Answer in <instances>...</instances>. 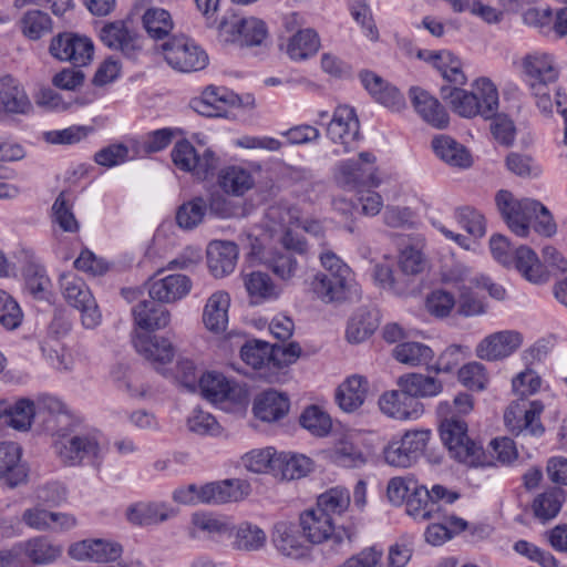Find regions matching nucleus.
Segmentation results:
<instances>
[{"label":"nucleus","mask_w":567,"mask_h":567,"mask_svg":"<svg viewBox=\"0 0 567 567\" xmlns=\"http://www.w3.org/2000/svg\"><path fill=\"white\" fill-rule=\"evenodd\" d=\"M406 513L416 520L425 522L436 519L437 507L431 502L429 489L424 485H416L406 499Z\"/></svg>","instance_id":"42"},{"label":"nucleus","mask_w":567,"mask_h":567,"mask_svg":"<svg viewBox=\"0 0 567 567\" xmlns=\"http://www.w3.org/2000/svg\"><path fill=\"white\" fill-rule=\"evenodd\" d=\"M35 415L34 404L28 399H20L11 404L8 424L19 431H28Z\"/></svg>","instance_id":"57"},{"label":"nucleus","mask_w":567,"mask_h":567,"mask_svg":"<svg viewBox=\"0 0 567 567\" xmlns=\"http://www.w3.org/2000/svg\"><path fill=\"white\" fill-rule=\"evenodd\" d=\"M432 147L434 153L451 166L467 168L472 165V156L468 151L447 135L434 137Z\"/></svg>","instance_id":"35"},{"label":"nucleus","mask_w":567,"mask_h":567,"mask_svg":"<svg viewBox=\"0 0 567 567\" xmlns=\"http://www.w3.org/2000/svg\"><path fill=\"white\" fill-rule=\"evenodd\" d=\"M523 342L522 334L513 330L494 332L485 337L476 347V355L486 361H497L509 357Z\"/></svg>","instance_id":"14"},{"label":"nucleus","mask_w":567,"mask_h":567,"mask_svg":"<svg viewBox=\"0 0 567 567\" xmlns=\"http://www.w3.org/2000/svg\"><path fill=\"white\" fill-rule=\"evenodd\" d=\"M56 434L62 439L54 443V449L61 462L65 465H76L85 457H96L99 455V444L93 437H65L62 432Z\"/></svg>","instance_id":"16"},{"label":"nucleus","mask_w":567,"mask_h":567,"mask_svg":"<svg viewBox=\"0 0 567 567\" xmlns=\"http://www.w3.org/2000/svg\"><path fill=\"white\" fill-rule=\"evenodd\" d=\"M525 72L532 79L530 82L554 83L558 72L553 59L546 53L528 54L523 62Z\"/></svg>","instance_id":"41"},{"label":"nucleus","mask_w":567,"mask_h":567,"mask_svg":"<svg viewBox=\"0 0 567 567\" xmlns=\"http://www.w3.org/2000/svg\"><path fill=\"white\" fill-rule=\"evenodd\" d=\"M301 355V348L297 342L274 344L269 347L268 367L282 369L295 363Z\"/></svg>","instance_id":"60"},{"label":"nucleus","mask_w":567,"mask_h":567,"mask_svg":"<svg viewBox=\"0 0 567 567\" xmlns=\"http://www.w3.org/2000/svg\"><path fill=\"white\" fill-rule=\"evenodd\" d=\"M350 493L343 487H333L320 494L316 507L327 515L334 517L342 515L350 506Z\"/></svg>","instance_id":"47"},{"label":"nucleus","mask_w":567,"mask_h":567,"mask_svg":"<svg viewBox=\"0 0 567 567\" xmlns=\"http://www.w3.org/2000/svg\"><path fill=\"white\" fill-rule=\"evenodd\" d=\"M188 430L199 435H217L220 433V425L215 416L202 410H194L187 420Z\"/></svg>","instance_id":"64"},{"label":"nucleus","mask_w":567,"mask_h":567,"mask_svg":"<svg viewBox=\"0 0 567 567\" xmlns=\"http://www.w3.org/2000/svg\"><path fill=\"white\" fill-rule=\"evenodd\" d=\"M336 178L343 187L353 189L360 187H378L381 184L378 168H363L360 163L354 161L342 162L338 166Z\"/></svg>","instance_id":"22"},{"label":"nucleus","mask_w":567,"mask_h":567,"mask_svg":"<svg viewBox=\"0 0 567 567\" xmlns=\"http://www.w3.org/2000/svg\"><path fill=\"white\" fill-rule=\"evenodd\" d=\"M230 297L226 291H216L207 300L203 311L205 327L215 333L226 330Z\"/></svg>","instance_id":"29"},{"label":"nucleus","mask_w":567,"mask_h":567,"mask_svg":"<svg viewBox=\"0 0 567 567\" xmlns=\"http://www.w3.org/2000/svg\"><path fill=\"white\" fill-rule=\"evenodd\" d=\"M543 411L544 404L540 401H514L504 413L505 425L522 443L527 442L529 436L539 437L545 432L540 422Z\"/></svg>","instance_id":"4"},{"label":"nucleus","mask_w":567,"mask_h":567,"mask_svg":"<svg viewBox=\"0 0 567 567\" xmlns=\"http://www.w3.org/2000/svg\"><path fill=\"white\" fill-rule=\"evenodd\" d=\"M299 524L303 537L315 545L328 540L340 544L344 538L350 540L352 537L348 530L337 527L333 517L321 512L316 506L300 514Z\"/></svg>","instance_id":"7"},{"label":"nucleus","mask_w":567,"mask_h":567,"mask_svg":"<svg viewBox=\"0 0 567 567\" xmlns=\"http://www.w3.org/2000/svg\"><path fill=\"white\" fill-rule=\"evenodd\" d=\"M165 61L181 72H196L208 64V55L198 44L186 37H174L163 43Z\"/></svg>","instance_id":"6"},{"label":"nucleus","mask_w":567,"mask_h":567,"mask_svg":"<svg viewBox=\"0 0 567 567\" xmlns=\"http://www.w3.org/2000/svg\"><path fill=\"white\" fill-rule=\"evenodd\" d=\"M289 410L288 398L276 391L259 394L254 403V413L261 421L274 422L281 419Z\"/></svg>","instance_id":"34"},{"label":"nucleus","mask_w":567,"mask_h":567,"mask_svg":"<svg viewBox=\"0 0 567 567\" xmlns=\"http://www.w3.org/2000/svg\"><path fill=\"white\" fill-rule=\"evenodd\" d=\"M157 299L140 301L132 310L135 324L146 331L164 329L171 321L169 311Z\"/></svg>","instance_id":"24"},{"label":"nucleus","mask_w":567,"mask_h":567,"mask_svg":"<svg viewBox=\"0 0 567 567\" xmlns=\"http://www.w3.org/2000/svg\"><path fill=\"white\" fill-rule=\"evenodd\" d=\"M21 456L22 450L17 443H0V480H4L10 488L24 484L28 480V470L21 463Z\"/></svg>","instance_id":"17"},{"label":"nucleus","mask_w":567,"mask_h":567,"mask_svg":"<svg viewBox=\"0 0 567 567\" xmlns=\"http://www.w3.org/2000/svg\"><path fill=\"white\" fill-rule=\"evenodd\" d=\"M368 394V381L364 377L354 374L347 378L336 391V401L344 412L358 410Z\"/></svg>","instance_id":"27"},{"label":"nucleus","mask_w":567,"mask_h":567,"mask_svg":"<svg viewBox=\"0 0 567 567\" xmlns=\"http://www.w3.org/2000/svg\"><path fill=\"white\" fill-rule=\"evenodd\" d=\"M50 53L61 61L72 63L74 66H85L92 61L94 48L89 38L64 32L52 39Z\"/></svg>","instance_id":"10"},{"label":"nucleus","mask_w":567,"mask_h":567,"mask_svg":"<svg viewBox=\"0 0 567 567\" xmlns=\"http://www.w3.org/2000/svg\"><path fill=\"white\" fill-rule=\"evenodd\" d=\"M21 28L24 35L31 40H38L50 31L51 19L43 11L29 10L21 20Z\"/></svg>","instance_id":"55"},{"label":"nucleus","mask_w":567,"mask_h":567,"mask_svg":"<svg viewBox=\"0 0 567 567\" xmlns=\"http://www.w3.org/2000/svg\"><path fill=\"white\" fill-rule=\"evenodd\" d=\"M396 385L414 400L419 398H433L443 391V383L441 380L414 372L399 377Z\"/></svg>","instance_id":"30"},{"label":"nucleus","mask_w":567,"mask_h":567,"mask_svg":"<svg viewBox=\"0 0 567 567\" xmlns=\"http://www.w3.org/2000/svg\"><path fill=\"white\" fill-rule=\"evenodd\" d=\"M265 265L281 280L288 281L296 276L298 261L289 252L270 251L265 258Z\"/></svg>","instance_id":"52"},{"label":"nucleus","mask_w":567,"mask_h":567,"mask_svg":"<svg viewBox=\"0 0 567 567\" xmlns=\"http://www.w3.org/2000/svg\"><path fill=\"white\" fill-rule=\"evenodd\" d=\"M218 185L228 195L243 196L255 186V178L248 168L231 165L219 172Z\"/></svg>","instance_id":"32"},{"label":"nucleus","mask_w":567,"mask_h":567,"mask_svg":"<svg viewBox=\"0 0 567 567\" xmlns=\"http://www.w3.org/2000/svg\"><path fill=\"white\" fill-rule=\"evenodd\" d=\"M23 313L18 302L6 291L0 290V323L8 330L18 328Z\"/></svg>","instance_id":"62"},{"label":"nucleus","mask_w":567,"mask_h":567,"mask_svg":"<svg viewBox=\"0 0 567 567\" xmlns=\"http://www.w3.org/2000/svg\"><path fill=\"white\" fill-rule=\"evenodd\" d=\"M172 159L176 167L189 172L199 179H205L217 167L215 153L205 148L199 153L188 141H179L172 150Z\"/></svg>","instance_id":"8"},{"label":"nucleus","mask_w":567,"mask_h":567,"mask_svg":"<svg viewBox=\"0 0 567 567\" xmlns=\"http://www.w3.org/2000/svg\"><path fill=\"white\" fill-rule=\"evenodd\" d=\"M347 286L348 278L326 272H317L311 282L313 293L326 303L342 300L346 296Z\"/></svg>","instance_id":"37"},{"label":"nucleus","mask_w":567,"mask_h":567,"mask_svg":"<svg viewBox=\"0 0 567 567\" xmlns=\"http://www.w3.org/2000/svg\"><path fill=\"white\" fill-rule=\"evenodd\" d=\"M274 542L278 550L288 557L299 558L307 551L293 526L287 523L276 525Z\"/></svg>","instance_id":"45"},{"label":"nucleus","mask_w":567,"mask_h":567,"mask_svg":"<svg viewBox=\"0 0 567 567\" xmlns=\"http://www.w3.org/2000/svg\"><path fill=\"white\" fill-rule=\"evenodd\" d=\"M266 540L267 536L260 527L244 522L236 528L234 547L246 551L258 550L265 546Z\"/></svg>","instance_id":"50"},{"label":"nucleus","mask_w":567,"mask_h":567,"mask_svg":"<svg viewBox=\"0 0 567 567\" xmlns=\"http://www.w3.org/2000/svg\"><path fill=\"white\" fill-rule=\"evenodd\" d=\"M60 289L65 301L81 312L82 324L93 329L101 322V312L92 292L82 278L75 274L60 276Z\"/></svg>","instance_id":"5"},{"label":"nucleus","mask_w":567,"mask_h":567,"mask_svg":"<svg viewBox=\"0 0 567 567\" xmlns=\"http://www.w3.org/2000/svg\"><path fill=\"white\" fill-rule=\"evenodd\" d=\"M220 37L226 42H238L240 45H259L267 35L262 21L256 18H238L223 20L219 24Z\"/></svg>","instance_id":"11"},{"label":"nucleus","mask_w":567,"mask_h":567,"mask_svg":"<svg viewBox=\"0 0 567 567\" xmlns=\"http://www.w3.org/2000/svg\"><path fill=\"white\" fill-rule=\"evenodd\" d=\"M301 425L316 436H324L331 430V419L317 406H310L300 416Z\"/></svg>","instance_id":"61"},{"label":"nucleus","mask_w":567,"mask_h":567,"mask_svg":"<svg viewBox=\"0 0 567 567\" xmlns=\"http://www.w3.org/2000/svg\"><path fill=\"white\" fill-rule=\"evenodd\" d=\"M101 40L109 48L120 50L126 56H134L141 49L138 37L131 33L122 21L104 25L101 30Z\"/></svg>","instance_id":"26"},{"label":"nucleus","mask_w":567,"mask_h":567,"mask_svg":"<svg viewBox=\"0 0 567 567\" xmlns=\"http://www.w3.org/2000/svg\"><path fill=\"white\" fill-rule=\"evenodd\" d=\"M134 346L137 352L153 362L166 364L174 358V348L172 343L164 338L150 337L146 334L137 336L134 340Z\"/></svg>","instance_id":"39"},{"label":"nucleus","mask_w":567,"mask_h":567,"mask_svg":"<svg viewBox=\"0 0 567 567\" xmlns=\"http://www.w3.org/2000/svg\"><path fill=\"white\" fill-rule=\"evenodd\" d=\"M275 463V476L281 480H298L312 468V461L305 455L280 453Z\"/></svg>","instance_id":"40"},{"label":"nucleus","mask_w":567,"mask_h":567,"mask_svg":"<svg viewBox=\"0 0 567 567\" xmlns=\"http://www.w3.org/2000/svg\"><path fill=\"white\" fill-rule=\"evenodd\" d=\"M430 437L429 431H408L400 441H393L384 447L385 462L395 467H409L424 452Z\"/></svg>","instance_id":"9"},{"label":"nucleus","mask_w":567,"mask_h":567,"mask_svg":"<svg viewBox=\"0 0 567 567\" xmlns=\"http://www.w3.org/2000/svg\"><path fill=\"white\" fill-rule=\"evenodd\" d=\"M41 408L50 415V419L47 420V426L54 433L63 432L71 425L72 417L66 406L59 399L45 396L41 400Z\"/></svg>","instance_id":"51"},{"label":"nucleus","mask_w":567,"mask_h":567,"mask_svg":"<svg viewBox=\"0 0 567 567\" xmlns=\"http://www.w3.org/2000/svg\"><path fill=\"white\" fill-rule=\"evenodd\" d=\"M249 494V484L239 480H225L202 486V503L223 504L238 502Z\"/></svg>","instance_id":"20"},{"label":"nucleus","mask_w":567,"mask_h":567,"mask_svg":"<svg viewBox=\"0 0 567 567\" xmlns=\"http://www.w3.org/2000/svg\"><path fill=\"white\" fill-rule=\"evenodd\" d=\"M563 499V492L558 488L538 495L533 503L535 515L544 520L554 518L560 511Z\"/></svg>","instance_id":"53"},{"label":"nucleus","mask_w":567,"mask_h":567,"mask_svg":"<svg viewBox=\"0 0 567 567\" xmlns=\"http://www.w3.org/2000/svg\"><path fill=\"white\" fill-rule=\"evenodd\" d=\"M123 553L118 543L96 538L84 539L70 546L69 555L76 560L110 563L117 560Z\"/></svg>","instance_id":"15"},{"label":"nucleus","mask_w":567,"mask_h":567,"mask_svg":"<svg viewBox=\"0 0 567 567\" xmlns=\"http://www.w3.org/2000/svg\"><path fill=\"white\" fill-rule=\"evenodd\" d=\"M199 388L203 396L214 403L237 400L241 394L240 386L231 384L223 374L216 372L202 375Z\"/></svg>","instance_id":"28"},{"label":"nucleus","mask_w":567,"mask_h":567,"mask_svg":"<svg viewBox=\"0 0 567 567\" xmlns=\"http://www.w3.org/2000/svg\"><path fill=\"white\" fill-rule=\"evenodd\" d=\"M206 203L202 197H196L187 203H184L177 210L176 220L179 227L192 229L202 223L205 212Z\"/></svg>","instance_id":"54"},{"label":"nucleus","mask_w":567,"mask_h":567,"mask_svg":"<svg viewBox=\"0 0 567 567\" xmlns=\"http://www.w3.org/2000/svg\"><path fill=\"white\" fill-rule=\"evenodd\" d=\"M412 104L419 115L431 126L443 130L449 125V114L441 103L425 90L410 89Z\"/></svg>","instance_id":"19"},{"label":"nucleus","mask_w":567,"mask_h":567,"mask_svg":"<svg viewBox=\"0 0 567 567\" xmlns=\"http://www.w3.org/2000/svg\"><path fill=\"white\" fill-rule=\"evenodd\" d=\"M513 261L515 268L527 281L536 285L548 281L549 272L532 248L527 246L517 248Z\"/></svg>","instance_id":"31"},{"label":"nucleus","mask_w":567,"mask_h":567,"mask_svg":"<svg viewBox=\"0 0 567 567\" xmlns=\"http://www.w3.org/2000/svg\"><path fill=\"white\" fill-rule=\"evenodd\" d=\"M359 132L360 126L354 110L346 105L337 107L327 128L329 137L334 143L344 145V152H349V145L357 141Z\"/></svg>","instance_id":"18"},{"label":"nucleus","mask_w":567,"mask_h":567,"mask_svg":"<svg viewBox=\"0 0 567 567\" xmlns=\"http://www.w3.org/2000/svg\"><path fill=\"white\" fill-rule=\"evenodd\" d=\"M33 110L24 87L10 75L0 78V120L25 116Z\"/></svg>","instance_id":"12"},{"label":"nucleus","mask_w":567,"mask_h":567,"mask_svg":"<svg viewBox=\"0 0 567 567\" xmlns=\"http://www.w3.org/2000/svg\"><path fill=\"white\" fill-rule=\"evenodd\" d=\"M192 288L190 279L183 274L167 275L155 279L148 289L150 297L159 302H175L184 298Z\"/></svg>","instance_id":"21"},{"label":"nucleus","mask_w":567,"mask_h":567,"mask_svg":"<svg viewBox=\"0 0 567 567\" xmlns=\"http://www.w3.org/2000/svg\"><path fill=\"white\" fill-rule=\"evenodd\" d=\"M176 512L164 503H137L126 513L127 519L135 525H154L175 516Z\"/></svg>","instance_id":"36"},{"label":"nucleus","mask_w":567,"mask_h":567,"mask_svg":"<svg viewBox=\"0 0 567 567\" xmlns=\"http://www.w3.org/2000/svg\"><path fill=\"white\" fill-rule=\"evenodd\" d=\"M142 20L146 32L153 39L167 37L174 27L171 13L161 8L147 9Z\"/></svg>","instance_id":"49"},{"label":"nucleus","mask_w":567,"mask_h":567,"mask_svg":"<svg viewBox=\"0 0 567 567\" xmlns=\"http://www.w3.org/2000/svg\"><path fill=\"white\" fill-rule=\"evenodd\" d=\"M241 99L223 87L207 86L202 95L190 100V107L204 116H225L233 109L240 106Z\"/></svg>","instance_id":"13"},{"label":"nucleus","mask_w":567,"mask_h":567,"mask_svg":"<svg viewBox=\"0 0 567 567\" xmlns=\"http://www.w3.org/2000/svg\"><path fill=\"white\" fill-rule=\"evenodd\" d=\"M320 48V39L312 29L299 30L287 45V53L292 60H306L316 54Z\"/></svg>","instance_id":"43"},{"label":"nucleus","mask_w":567,"mask_h":567,"mask_svg":"<svg viewBox=\"0 0 567 567\" xmlns=\"http://www.w3.org/2000/svg\"><path fill=\"white\" fill-rule=\"evenodd\" d=\"M495 202L508 227L517 236H528L532 219L536 220L534 228L538 234L546 237L556 234L557 226L553 216L539 202L528 198L517 200L511 192L504 189L496 194Z\"/></svg>","instance_id":"1"},{"label":"nucleus","mask_w":567,"mask_h":567,"mask_svg":"<svg viewBox=\"0 0 567 567\" xmlns=\"http://www.w3.org/2000/svg\"><path fill=\"white\" fill-rule=\"evenodd\" d=\"M458 381L470 390L482 391L488 383V374L485 367L476 361L463 365L458 370Z\"/></svg>","instance_id":"56"},{"label":"nucleus","mask_w":567,"mask_h":567,"mask_svg":"<svg viewBox=\"0 0 567 567\" xmlns=\"http://www.w3.org/2000/svg\"><path fill=\"white\" fill-rule=\"evenodd\" d=\"M244 284L248 295L256 301H264L279 296V290L266 272H250L245 276Z\"/></svg>","instance_id":"48"},{"label":"nucleus","mask_w":567,"mask_h":567,"mask_svg":"<svg viewBox=\"0 0 567 567\" xmlns=\"http://www.w3.org/2000/svg\"><path fill=\"white\" fill-rule=\"evenodd\" d=\"M192 523L195 528L206 533L210 538L229 534L231 530L227 519L207 513L194 514Z\"/></svg>","instance_id":"58"},{"label":"nucleus","mask_w":567,"mask_h":567,"mask_svg":"<svg viewBox=\"0 0 567 567\" xmlns=\"http://www.w3.org/2000/svg\"><path fill=\"white\" fill-rule=\"evenodd\" d=\"M417 56L425 61H432L446 81L456 85L465 84L466 76L462 70V62L453 53L449 51H440L437 53L419 51Z\"/></svg>","instance_id":"33"},{"label":"nucleus","mask_w":567,"mask_h":567,"mask_svg":"<svg viewBox=\"0 0 567 567\" xmlns=\"http://www.w3.org/2000/svg\"><path fill=\"white\" fill-rule=\"evenodd\" d=\"M333 457L339 464L349 467L364 463L360 449L349 437L338 441L333 450Z\"/></svg>","instance_id":"63"},{"label":"nucleus","mask_w":567,"mask_h":567,"mask_svg":"<svg viewBox=\"0 0 567 567\" xmlns=\"http://www.w3.org/2000/svg\"><path fill=\"white\" fill-rule=\"evenodd\" d=\"M277 455L271 447L254 450L243 457L244 465L254 473H271L275 476Z\"/></svg>","instance_id":"59"},{"label":"nucleus","mask_w":567,"mask_h":567,"mask_svg":"<svg viewBox=\"0 0 567 567\" xmlns=\"http://www.w3.org/2000/svg\"><path fill=\"white\" fill-rule=\"evenodd\" d=\"M437 413L442 417L440 425L441 439L449 449L451 456L467 466L485 465L483 447L467 436V424L460 416L451 413L449 402L440 403Z\"/></svg>","instance_id":"2"},{"label":"nucleus","mask_w":567,"mask_h":567,"mask_svg":"<svg viewBox=\"0 0 567 567\" xmlns=\"http://www.w3.org/2000/svg\"><path fill=\"white\" fill-rule=\"evenodd\" d=\"M379 406L390 417L406 420L419 414L421 404L399 388L383 393L379 399Z\"/></svg>","instance_id":"23"},{"label":"nucleus","mask_w":567,"mask_h":567,"mask_svg":"<svg viewBox=\"0 0 567 567\" xmlns=\"http://www.w3.org/2000/svg\"><path fill=\"white\" fill-rule=\"evenodd\" d=\"M24 555L34 564H50L62 554V547L43 536L29 539L23 545Z\"/></svg>","instance_id":"44"},{"label":"nucleus","mask_w":567,"mask_h":567,"mask_svg":"<svg viewBox=\"0 0 567 567\" xmlns=\"http://www.w3.org/2000/svg\"><path fill=\"white\" fill-rule=\"evenodd\" d=\"M379 327L375 311L361 309L348 322L346 338L349 343L358 344L369 339Z\"/></svg>","instance_id":"38"},{"label":"nucleus","mask_w":567,"mask_h":567,"mask_svg":"<svg viewBox=\"0 0 567 567\" xmlns=\"http://www.w3.org/2000/svg\"><path fill=\"white\" fill-rule=\"evenodd\" d=\"M238 258L236 244L225 240H214L207 247V264L215 277L233 272Z\"/></svg>","instance_id":"25"},{"label":"nucleus","mask_w":567,"mask_h":567,"mask_svg":"<svg viewBox=\"0 0 567 567\" xmlns=\"http://www.w3.org/2000/svg\"><path fill=\"white\" fill-rule=\"evenodd\" d=\"M476 92H468L461 87L443 86L441 96L452 110L463 117L482 115L492 118L498 109V92L488 79L475 82Z\"/></svg>","instance_id":"3"},{"label":"nucleus","mask_w":567,"mask_h":567,"mask_svg":"<svg viewBox=\"0 0 567 567\" xmlns=\"http://www.w3.org/2000/svg\"><path fill=\"white\" fill-rule=\"evenodd\" d=\"M393 357L400 363L419 367L427 364L433 359L434 352L421 342H402L393 349Z\"/></svg>","instance_id":"46"}]
</instances>
